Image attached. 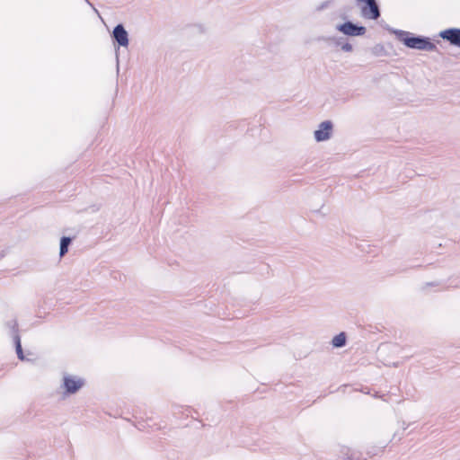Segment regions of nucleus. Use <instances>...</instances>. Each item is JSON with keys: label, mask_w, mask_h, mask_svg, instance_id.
<instances>
[{"label": "nucleus", "mask_w": 460, "mask_h": 460, "mask_svg": "<svg viewBox=\"0 0 460 460\" xmlns=\"http://www.w3.org/2000/svg\"><path fill=\"white\" fill-rule=\"evenodd\" d=\"M394 34L406 47L413 49L434 51L437 46L429 38L415 36L411 32L396 30Z\"/></svg>", "instance_id": "obj_1"}, {"label": "nucleus", "mask_w": 460, "mask_h": 460, "mask_svg": "<svg viewBox=\"0 0 460 460\" xmlns=\"http://www.w3.org/2000/svg\"><path fill=\"white\" fill-rule=\"evenodd\" d=\"M84 385V379L76 376L64 374L61 388L64 396L76 394Z\"/></svg>", "instance_id": "obj_2"}, {"label": "nucleus", "mask_w": 460, "mask_h": 460, "mask_svg": "<svg viewBox=\"0 0 460 460\" xmlns=\"http://www.w3.org/2000/svg\"><path fill=\"white\" fill-rule=\"evenodd\" d=\"M357 3L363 4L361 15L367 19L377 20L380 17L379 6L376 0H357Z\"/></svg>", "instance_id": "obj_3"}, {"label": "nucleus", "mask_w": 460, "mask_h": 460, "mask_svg": "<svg viewBox=\"0 0 460 460\" xmlns=\"http://www.w3.org/2000/svg\"><path fill=\"white\" fill-rule=\"evenodd\" d=\"M333 133V124L331 120L321 122L318 128L314 130V137L316 142H323L329 140Z\"/></svg>", "instance_id": "obj_4"}, {"label": "nucleus", "mask_w": 460, "mask_h": 460, "mask_svg": "<svg viewBox=\"0 0 460 460\" xmlns=\"http://www.w3.org/2000/svg\"><path fill=\"white\" fill-rule=\"evenodd\" d=\"M336 30L347 36H362L367 31L366 27L357 25L349 21L337 25Z\"/></svg>", "instance_id": "obj_5"}, {"label": "nucleus", "mask_w": 460, "mask_h": 460, "mask_svg": "<svg viewBox=\"0 0 460 460\" xmlns=\"http://www.w3.org/2000/svg\"><path fill=\"white\" fill-rule=\"evenodd\" d=\"M111 38L119 45V47L127 48L128 46V33L123 24L119 23L114 27L111 33Z\"/></svg>", "instance_id": "obj_6"}, {"label": "nucleus", "mask_w": 460, "mask_h": 460, "mask_svg": "<svg viewBox=\"0 0 460 460\" xmlns=\"http://www.w3.org/2000/svg\"><path fill=\"white\" fill-rule=\"evenodd\" d=\"M439 36L451 45L460 48V29L450 28L440 31Z\"/></svg>", "instance_id": "obj_7"}, {"label": "nucleus", "mask_w": 460, "mask_h": 460, "mask_svg": "<svg viewBox=\"0 0 460 460\" xmlns=\"http://www.w3.org/2000/svg\"><path fill=\"white\" fill-rule=\"evenodd\" d=\"M13 341H14L15 350H16L18 358L22 361L28 360L23 354V350H22V343H21V338H20L19 334L14 335Z\"/></svg>", "instance_id": "obj_8"}, {"label": "nucleus", "mask_w": 460, "mask_h": 460, "mask_svg": "<svg viewBox=\"0 0 460 460\" xmlns=\"http://www.w3.org/2000/svg\"><path fill=\"white\" fill-rule=\"evenodd\" d=\"M72 242V239L67 236H63L60 240L59 255L63 257L68 251V247Z\"/></svg>", "instance_id": "obj_9"}, {"label": "nucleus", "mask_w": 460, "mask_h": 460, "mask_svg": "<svg viewBox=\"0 0 460 460\" xmlns=\"http://www.w3.org/2000/svg\"><path fill=\"white\" fill-rule=\"evenodd\" d=\"M332 344L335 348H341L346 344V335L344 332H341L335 335L332 341Z\"/></svg>", "instance_id": "obj_10"}, {"label": "nucleus", "mask_w": 460, "mask_h": 460, "mask_svg": "<svg viewBox=\"0 0 460 460\" xmlns=\"http://www.w3.org/2000/svg\"><path fill=\"white\" fill-rule=\"evenodd\" d=\"M5 326L9 329V332L10 334L13 335V338L14 337L15 334H18V323L15 319L8 321L5 323Z\"/></svg>", "instance_id": "obj_11"}, {"label": "nucleus", "mask_w": 460, "mask_h": 460, "mask_svg": "<svg viewBox=\"0 0 460 460\" xmlns=\"http://www.w3.org/2000/svg\"><path fill=\"white\" fill-rule=\"evenodd\" d=\"M341 49L345 52H351L353 50V47L351 44L346 42L344 44H341Z\"/></svg>", "instance_id": "obj_12"}, {"label": "nucleus", "mask_w": 460, "mask_h": 460, "mask_svg": "<svg viewBox=\"0 0 460 460\" xmlns=\"http://www.w3.org/2000/svg\"><path fill=\"white\" fill-rule=\"evenodd\" d=\"M84 1H85V2H86V3H87V4H89L93 9V11H94L96 13H98V10H97L93 5V4H92V3H90V1H89V0H84Z\"/></svg>", "instance_id": "obj_13"}, {"label": "nucleus", "mask_w": 460, "mask_h": 460, "mask_svg": "<svg viewBox=\"0 0 460 460\" xmlns=\"http://www.w3.org/2000/svg\"><path fill=\"white\" fill-rule=\"evenodd\" d=\"M337 45H341V42L339 40L336 41Z\"/></svg>", "instance_id": "obj_14"}]
</instances>
